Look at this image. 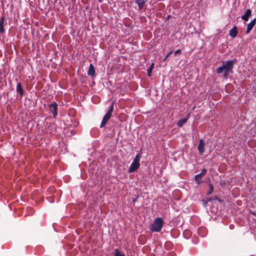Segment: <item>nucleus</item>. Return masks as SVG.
Segmentation results:
<instances>
[{"label":"nucleus","mask_w":256,"mask_h":256,"mask_svg":"<svg viewBox=\"0 0 256 256\" xmlns=\"http://www.w3.org/2000/svg\"><path fill=\"white\" fill-rule=\"evenodd\" d=\"M236 62V59L223 62L222 66L217 68L216 72L218 74L223 73L224 76L226 78L228 74L232 73V70Z\"/></svg>","instance_id":"nucleus-1"},{"label":"nucleus","mask_w":256,"mask_h":256,"mask_svg":"<svg viewBox=\"0 0 256 256\" xmlns=\"http://www.w3.org/2000/svg\"><path fill=\"white\" fill-rule=\"evenodd\" d=\"M202 202H203V204L204 206V207H206L208 203V202L206 200V199H203L202 200Z\"/></svg>","instance_id":"nucleus-21"},{"label":"nucleus","mask_w":256,"mask_h":256,"mask_svg":"<svg viewBox=\"0 0 256 256\" xmlns=\"http://www.w3.org/2000/svg\"><path fill=\"white\" fill-rule=\"evenodd\" d=\"M106 84L108 86H109V84L112 85V84L111 81H110V80L108 81V82H106Z\"/></svg>","instance_id":"nucleus-24"},{"label":"nucleus","mask_w":256,"mask_h":256,"mask_svg":"<svg viewBox=\"0 0 256 256\" xmlns=\"http://www.w3.org/2000/svg\"><path fill=\"white\" fill-rule=\"evenodd\" d=\"M146 0H136V3L138 5L139 10H142L144 6Z\"/></svg>","instance_id":"nucleus-13"},{"label":"nucleus","mask_w":256,"mask_h":256,"mask_svg":"<svg viewBox=\"0 0 256 256\" xmlns=\"http://www.w3.org/2000/svg\"><path fill=\"white\" fill-rule=\"evenodd\" d=\"M206 230L204 228H200L198 230V232L200 234L201 232H205Z\"/></svg>","instance_id":"nucleus-19"},{"label":"nucleus","mask_w":256,"mask_h":256,"mask_svg":"<svg viewBox=\"0 0 256 256\" xmlns=\"http://www.w3.org/2000/svg\"><path fill=\"white\" fill-rule=\"evenodd\" d=\"M206 200L208 202L212 200V199L211 198H206Z\"/></svg>","instance_id":"nucleus-25"},{"label":"nucleus","mask_w":256,"mask_h":256,"mask_svg":"<svg viewBox=\"0 0 256 256\" xmlns=\"http://www.w3.org/2000/svg\"><path fill=\"white\" fill-rule=\"evenodd\" d=\"M212 200H218L219 201H220V200L216 196H214V198H212Z\"/></svg>","instance_id":"nucleus-23"},{"label":"nucleus","mask_w":256,"mask_h":256,"mask_svg":"<svg viewBox=\"0 0 256 256\" xmlns=\"http://www.w3.org/2000/svg\"><path fill=\"white\" fill-rule=\"evenodd\" d=\"M238 34L237 28L236 26L233 27V28L230 30L229 34L230 36L234 38Z\"/></svg>","instance_id":"nucleus-11"},{"label":"nucleus","mask_w":256,"mask_h":256,"mask_svg":"<svg viewBox=\"0 0 256 256\" xmlns=\"http://www.w3.org/2000/svg\"><path fill=\"white\" fill-rule=\"evenodd\" d=\"M154 66V63H152L151 66L147 70L148 75V76H151V73L153 69Z\"/></svg>","instance_id":"nucleus-16"},{"label":"nucleus","mask_w":256,"mask_h":256,"mask_svg":"<svg viewBox=\"0 0 256 256\" xmlns=\"http://www.w3.org/2000/svg\"><path fill=\"white\" fill-rule=\"evenodd\" d=\"M173 52H170L167 54L166 56L164 59V60L165 61L167 58H168L172 54Z\"/></svg>","instance_id":"nucleus-20"},{"label":"nucleus","mask_w":256,"mask_h":256,"mask_svg":"<svg viewBox=\"0 0 256 256\" xmlns=\"http://www.w3.org/2000/svg\"><path fill=\"white\" fill-rule=\"evenodd\" d=\"M89 82H90V84H91L90 80H89Z\"/></svg>","instance_id":"nucleus-32"},{"label":"nucleus","mask_w":256,"mask_h":256,"mask_svg":"<svg viewBox=\"0 0 256 256\" xmlns=\"http://www.w3.org/2000/svg\"><path fill=\"white\" fill-rule=\"evenodd\" d=\"M250 213L253 215L256 216V213L255 212H250Z\"/></svg>","instance_id":"nucleus-26"},{"label":"nucleus","mask_w":256,"mask_h":256,"mask_svg":"<svg viewBox=\"0 0 256 256\" xmlns=\"http://www.w3.org/2000/svg\"><path fill=\"white\" fill-rule=\"evenodd\" d=\"M114 110V103H112L108 110L104 116L100 127H104L112 116V113Z\"/></svg>","instance_id":"nucleus-4"},{"label":"nucleus","mask_w":256,"mask_h":256,"mask_svg":"<svg viewBox=\"0 0 256 256\" xmlns=\"http://www.w3.org/2000/svg\"><path fill=\"white\" fill-rule=\"evenodd\" d=\"M206 168H203L200 173L195 176L194 180L198 184L202 182V178L206 174Z\"/></svg>","instance_id":"nucleus-5"},{"label":"nucleus","mask_w":256,"mask_h":256,"mask_svg":"<svg viewBox=\"0 0 256 256\" xmlns=\"http://www.w3.org/2000/svg\"><path fill=\"white\" fill-rule=\"evenodd\" d=\"M198 150L200 154H202L204 150V143L203 140L200 139L198 146Z\"/></svg>","instance_id":"nucleus-7"},{"label":"nucleus","mask_w":256,"mask_h":256,"mask_svg":"<svg viewBox=\"0 0 256 256\" xmlns=\"http://www.w3.org/2000/svg\"><path fill=\"white\" fill-rule=\"evenodd\" d=\"M88 74L90 76H93L95 74L94 67L92 64H90L88 70Z\"/></svg>","instance_id":"nucleus-15"},{"label":"nucleus","mask_w":256,"mask_h":256,"mask_svg":"<svg viewBox=\"0 0 256 256\" xmlns=\"http://www.w3.org/2000/svg\"><path fill=\"white\" fill-rule=\"evenodd\" d=\"M58 104L56 102L51 104L49 106V110L52 114L54 117L57 115Z\"/></svg>","instance_id":"nucleus-6"},{"label":"nucleus","mask_w":256,"mask_h":256,"mask_svg":"<svg viewBox=\"0 0 256 256\" xmlns=\"http://www.w3.org/2000/svg\"><path fill=\"white\" fill-rule=\"evenodd\" d=\"M89 82H90V84H91L90 80H89Z\"/></svg>","instance_id":"nucleus-33"},{"label":"nucleus","mask_w":256,"mask_h":256,"mask_svg":"<svg viewBox=\"0 0 256 256\" xmlns=\"http://www.w3.org/2000/svg\"><path fill=\"white\" fill-rule=\"evenodd\" d=\"M115 256H124V254H122L118 249L115 250Z\"/></svg>","instance_id":"nucleus-18"},{"label":"nucleus","mask_w":256,"mask_h":256,"mask_svg":"<svg viewBox=\"0 0 256 256\" xmlns=\"http://www.w3.org/2000/svg\"><path fill=\"white\" fill-rule=\"evenodd\" d=\"M136 199H137V198H134L133 200H132V202H136Z\"/></svg>","instance_id":"nucleus-27"},{"label":"nucleus","mask_w":256,"mask_h":256,"mask_svg":"<svg viewBox=\"0 0 256 256\" xmlns=\"http://www.w3.org/2000/svg\"><path fill=\"white\" fill-rule=\"evenodd\" d=\"M141 158V155L140 154H138L135 157L134 160L131 164L128 170V172L130 173L136 170L138 168L140 167V160Z\"/></svg>","instance_id":"nucleus-3"},{"label":"nucleus","mask_w":256,"mask_h":256,"mask_svg":"<svg viewBox=\"0 0 256 256\" xmlns=\"http://www.w3.org/2000/svg\"><path fill=\"white\" fill-rule=\"evenodd\" d=\"M256 19L254 18L248 24L247 26L246 31V33L248 34L250 30H252V28L256 24Z\"/></svg>","instance_id":"nucleus-8"},{"label":"nucleus","mask_w":256,"mask_h":256,"mask_svg":"<svg viewBox=\"0 0 256 256\" xmlns=\"http://www.w3.org/2000/svg\"><path fill=\"white\" fill-rule=\"evenodd\" d=\"M232 225H230V228H232Z\"/></svg>","instance_id":"nucleus-30"},{"label":"nucleus","mask_w":256,"mask_h":256,"mask_svg":"<svg viewBox=\"0 0 256 256\" xmlns=\"http://www.w3.org/2000/svg\"><path fill=\"white\" fill-rule=\"evenodd\" d=\"M109 88L110 90L111 91H112V90L110 88Z\"/></svg>","instance_id":"nucleus-31"},{"label":"nucleus","mask_w":256,"mask_h":256,"mask_svg":"<svg viewBox=\"0 0 256 256\" xmlns=\"http://www.w3.org/2000/svg\"><path fill=\"white\" fill-rule=\"evenodd\" d=\"M208 185L209 186V190L207 192L206 194L207 195H210L214 191V186L211 184H209Z\"/></svg>","instance_id":"nucleus-17"},{"label":"nucleus","mask_w":256,"mask_h":256,"mask_svg":"<svg viewBox=\"0 0 256 256\" xmlns=\"http://www.w3.org/2000/svg\"><path fill=\"white\" fill-rule=\"evenodd\" d=\"M92 84H90V86H93L94 84V81H92Z\"/></svg>","instance_id":"nucleus-28"},{"label":"nucleus","mask_w":256,"mask_h":256,"mask_svg":"<svg viewBox=\"0 0 256 256\" xmlns=\"http://www.w3.org/2000/svg\"><path fill=\"white\" fill-rule=\"evenodd\" d=\"M6 18L4 16H2L0 19V32L2 34L4 32V22H5Z\"/></svg>","instance_id":"nucleus-12"},{"label":"nucleus","mask_w":256,"mask_h":256,"mask_svg":"<svg viewBox=\"0 0 256 256\" xmlns=\"http://www.w3.org/2000/svg\"><path fill=\"white\" fill-rule=\"evenodd\" d=\"M98 0V2H102V0Z\"/></svg>","instance_id":"nucleus-29"},{"label":"nucleus","mask_w":256,"mask_h":256,"mask_svg":"<svg viewBox=\"0 0 256 256\" xmlns=\"http://www.w3.org/2000/svg\"><path fill=\"white\" fill-rule=\"evenodd\" d=\"M164 224V220L161 218H156L151 225L150 230L152 232H159L161 230Z\"/></svg>","instance_id":"nucleus-2"},{"label":"nucleus","mask_w":256,"mask_h":256,"mask_svg":"<svg viewBox=\"0 0 256 256\" xmlns=\"http://www.w3.org/2000/svg\"><path fill=\"white\" fill-rule=\"evenodd\" d=\"M252 14V11L250 9H248L246 11L244 14L242 16V18L244 21H248V20L249 17Z\"/></svg>","instance_id":"nucleus-9"},{"label":"nucleus","mask_w":256,"mask_h":256,"mask_svg":"<svg viewBox=\"0 0 256 256\" xmlns=\"http://www.w3.org/2000/svg\"><path fill=\"white\" fill-rule=\"evenodd\" d=\"M180 52H181V50L180 49H178L174 52V55H176L178 54H180Z\"/></svg>","instance_id":"nucleus-22"},{"label":"nucleus","mask_w":256,"mask_h":256,"mask_svg":"<svg viewBox=\"0 0 256 256\" xmlns=\"http://www.w3.org/2000/svg\"><path fill=\"white\" fill-rule=\"evenodd\" d=\"M190 114L189 113L187 114L186 117V118L180 120L178 122L177 125L180 127L182 126L187 122L188 120L190 118Z\"/></svg>","instance_id":"nucleus-10"},{"label":"nucleus","mask_w":256,"mask_h":256,"mask_svg":"<svg viewBox=\"0 0 256 256\" xmlns=\"http://www.w3.org/2000/svg\"><path fill=\"white\" fill-rule=\"evenodd\" d=\"M16 91L22 96L24 94V90L20 83H18L16 86Z\"/></svg>","instance_id":"nucleus-14"}]
</instances>
